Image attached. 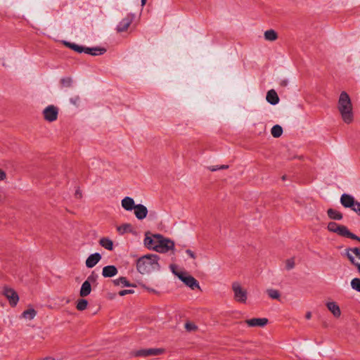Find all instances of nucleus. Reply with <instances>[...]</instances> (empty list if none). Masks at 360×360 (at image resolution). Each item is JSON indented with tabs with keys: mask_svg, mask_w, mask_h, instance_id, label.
I'll list each match as a JSON object with an SVG mask.
<instances>
[{
	"mask_svg": "<svg viewBox=\"0 0 360 360\" xmlns=\"http://www.w3.org/2000/svg\"><path fill=\"white\" fill-rule=\"evenodd\" d=\"M337 108L345 123L350 124L353 122V106L351 98L347 92L342 91L340 94Z\"/></svg>",
	"mask_w": 360,
	"mask_h": 360,
	"instance_id": "f257e3e1",
	"label": "nucleus"
},
{
	"mask_svg": "<svg viewBox=\"0 0 360 360\" xmlns=\"http://www.w3.org/2000/svg\"><path fill=\"white\" fill-rule=\"evenodd\" d=\"M157 255H147L140 257L136 262L137 271L141 274H149L155 269H160Z\"/></svg>",
	"mask_w": 360,
	"mask_h": 360,
	"instance_id": "f03ea898",
	"label": "nucleus"
},
{
	"mask_svg": "<svg viewBox=\"0 0 360 360\" xmlns=\"http://www.w3.org/2000/svg\"><path fill=\"white\" fill-rule=\"evenodd\" d=\"M156 238V245L153 247V250L158 252L165 253L169 250L174 249V243L173 240L165 238L162 235L157 233L154 234Z\"/></svg>",
	"mask_w": 360,
	"mask_h": 360,
	"instance_id": "7ed1b4c3",
	"label": "nucleus"
},
{
	"mask_svg": "<svg viewBox=\"0 0 360 360\" xmlns=\"http://www.w3.org/2000/svg\"><path fill=\"white\" fill-rule=\"evenodd\" d=\"M327 229L329 231L335 233L345 238H354V234L349 231L347 226L331 221L328 224Z\"/></svg>",
	"mask_w": 360,
	"mask_h": 360,
	"instance_id": "20e7f679",
	"label": "nucleus"
},
{
	"mask_svg": "<svg viewBox=\"0 0 360 360\" xmlns=\"http://www.w3.org/2000/svg\"><path fill=\"white\" fill-rule=\"evenodd\" d=\"M231 288L234 293L235 301L240 303H245L248 299L247 290L243 288L238 282H233Z\"/></svg>",
	"mask_w": 360,
	"mask_h": 360,
	"instance_id": "39448f33",
	"label": "nucleus"
},
{
	"mask_svg": "<svg viewBox=\"0 0 360 360\" xmlns=\"http://www.w3.org/2000/svg\"><path fill=\"white\" fill-rule=\"evenodd\" d=\"M173 273L175 275H176L181 281H183L187 286L191 288L192 290L200 288L199 283L194 277L190 275H186V274L183 272H176L174 270H173Z\"/></svg>",
	"mask_w": 360,
	"mask_h": 360,
	"instance_id": "423d86ee",
	"label": "nucleus"
},
{
	"mask_svg": "<svg viewBox=\"0 0 360 360\" xmlns=\"http://www.w3.org/2000/svg\"><path fill=\"white\" fill-rule=\"evenodd\" d=\"M42 114L46 121L53 122L58 119V108L53 105H48L44 109Z\"/></svg>",
	"mask_w": 360,
	"mask_h": 360,
	"instance_id": "0eeeda50",
	"label": "nucleus"
},
{
	"mask_svg": "<svg viewBox=\"0 0 360 360\" xmlns=\"http://www.w3.org/2000/svg\"><path fill=\"white\" fill-rule=\"evenodd\" d=\"M3 294L8 299L11 306L15 307L17 305L19 301V297L18 293L13 288L4 287Z\"/></svg>",
	"mask_w": 360,
	"mask_h": 360,
	"instance_id": "6e6552de",
	"label": "nucleus"
},
{
	"mask_svg": "<svg viewBox=\"0 0 360 360\" xmlns=\"http://www.w3.org/2000/svg\"><path fill=\"white\" fill-rule=\"evenodd\" d=\"M163 352H164V349H161V348H158V349H154V348H151V349H143L137 350V351L134 353V356H143V357H146V356H158V355H160V354H162Z\"/></svg>",
	"mask_w": 360,
	"mask_h": 360,
	"instance_id": "1a4fd4ad",
	"label": "nucleus"
},
{
	"mask_svg": "<svg viewBox=\"0 0 360 360\" xmlns=\"http://www.w3.org/2000/svg\"><path fill=\"white\" fill-rule=\"evenodd\" d=\"M134 19L133 14H127L117 25L116 30L117 32H123L127 30Z\"/></svg>",
	"mask_w": 360,
	"mask_h": 360,
	"instance_id": "9d476101",
	"label": "nucleus"
},
{
	"mask_svg": "<svg viewBox=\"0 0 360 360\" xmlns=\"http://www.w3.org/2000/svg\"><path fill=\"white\" fill-rule=\"evenodd\" d=\"M345 255L353 265L358 264L359 262L355 260V257L360 259V248H347Z\"/></svg>",
	"mask_w": 360,
	"mask_h": 360,
	"instance_id": "9b49d317",
	"label": "nucleus"
},
{
	"mask_svg": "<svg viewBox=\"0 0 360 360\" xmlns=\"http://www.w3.org/2000/svg\"><path fill=\"white\" fill-rule=\"evenodd\" d=\"M268 322L269 320L266 318H253L245 321L249 327H264Z\"/></svg>",
	"mask_w": 360,
	"mask_h": 360,
	"instance_id": "f8f14e48",
	"label": "nucleus"
},
{
	"mask_svg": "<svg viewBox=\"0 0 360 360\" xmlns=\"http://www.w3.org/2000/svg\"><path fill=\"white\" fill-rule=\"evenodd\" d=\"M134 210V214L138 219L142 220L146 217L148 214V209L143 205L138 204L135 206Z\"/></svg>",
	"mask_w": 360,
	"mask_h": 360,
	"instance_id": "ddd939ff",
	"label": "nucleus"
},
{
	"mask_svg": "<svg viewBox=\"0 0 360 360\" xmlns=\"http://www.w3.org/2000/svg\"><path fill=\"white\" fill-rule=\"evenodd\" d=\"M101 255L98 253H94L90 255L86 260V266L88 268H93L96 264L101 260Z\"/></svg>",
	"mask_w": 360,
	"mask_h": 360,
	"instance_id": "4468645a",
	"label": "nucleus"
},
{
	"mask_svg": "<svg viewBox=\"0 0 360 360\" xmlns=\"http://www.w3.org/2000/svg\"><path fill=\"white\" fill-rule=\"evenodd\" d=\"M118 273V270L114 265H108L105 266L103 268L102 271V275L105 278H110L115 275H117Z\"/></svg>",
	"mask_w": 360,
	"mask_h": 360,
	"instance_id": "2eb2a0df",
	"label": "nucleus"
},
{
	"mask_svg": "<svg viewBox=\"0 0 360 360\" xmlns=\"http://www.w3.org/2000/svg\"><path fill=\"white\" fill-rule=\"evenodd\" d=\"M328 309L333 314V315L339 318L341 315V311L340 307L335 302H328L326 304Z\"/></svg>",
	"mask_w": 360,
	"mask_h": 360,
	"instance_id": "dca6fc26",
	"label": "nucleus"
},
{
	"mask_svg": "<svg viewBox=\"0 0 360 360\" xmlns=\"http://www.w3.org/2000/svg\"><path fill=\"white\" fill-rule=\"evenodd\" d=\"M266 99L271 105H276L279 102V97L274 89L268 91Z\"/></svg>",
	"mask_w": 360,
	"mask_h": 360,
	"instance_id": "f3484780",
	"label": "nucleus"
},
{
	"mask_svg": "<svg viewBox=\"0 0 360 360\" xmlns=\"http://www.w3.org/2000/svg\"><path fill=\"white\" fill-rule=\"evenodd\" d=\"M106 49L104 48H99V47H93V48H89V47H84V53L96 56H100L103 55L104 53H105Z\"/></svg>",
	"mask_w": 360,
	"mask_h": 360,
	"instance_id": "a211bd4d",
	"label": "nucleus"
},
{
	"mask_svg": "<svg viewBox=\"0 0 360 360\" xmlns=\"http://www.w3.org/2000/svg\"><path fill=\"white\" fill-rule=\"evenodd\" d=\"M354 201V197L349 194L344 193L341 195L340 202L345 207L349 208L352 206Z\"/></svg>",
	"mask_w": 360,
	"mask_h": 360,
	"instance_id": "6ab92c4d",
	"label": "nucleus"
},
{
	"mask_svg": "<svg viewBox=\"0 0 360 360\" xmlns=\"http://www.w3.org/2000/svg\"><path fill=\"white\" fill-rule=\"evenodd\" d=\"M136 205H135L134 200L130 197H125L122 200V206L124 210L127 211L134 210Z\"/></svg>",
	"mask_w": 360,
	"mask_h": 360,
	"instance_id": "aec40b11",
	"label": "nucleus"
},
{
	"mask_svg": "<svg viewBox=\"0 0 360 360\" xmlns=\"http://www.w3.org/2000/svg\"><path fill=\"white\" fill-rule=\"evenodd\" d=\"M112 283L113 284L115 285V286H118V285H122L123 287H136V285L135 284H133V283H130L126 277H120L119 278L117 279H115L112 281Z\"/></svg>",
	"mask_w": 360,
	"mask_h": 360,
	"instance_id": "412c9836",
	"label": "nucleus"
},
{
	"mask_svg": "<svg viewBox=\"0 0 360 360\" xmlns=\"http://www.w3.org/2000/svg\"><path fill=\"white\" fill-rule=\"evenodd\" d=\"M91 284L89 283V281H85L81 287L79 295L81 297H86L88 296L91 291Z\"/></svg>",
	"mask_w": 360,
	"mask_h": 360,
	"instance_id": "4be33fe9",
	"label": "nucleus"
},
{
	"mask_svg": "<svg viewBox=\"0 0 360 360\" xmlns=\"http://www.w3.org/2000/svg\"><path fill=\"white\" fill-rule=\"evenodd\" d=\"M327 214L330 219L334 220H341L343 217L341 212L333 208L328 209L327 210Z\"/></svg>",
	"mask_w": 360,
	"mask_h": 360,
	"instance_id": "5701e85b",
	"label": "nucleus"
},
{
	"mask_svg": "<svg viewBox=\"0 0 360 360\" xmlns=\"http://www.w3.org/2000/svg\"><path fill=\"white\" fill-rule=\"evenodd\" d=\"M99 244L108 250H113V242L108 238H101L99 240Z\"/></svg>",
	"mask_w": 360,
	"mask_h": 360,
	"instance_id": "b1692460",
	"label": "nucleus"
},
{
	"mask_svg": "<svg viewBox=\"0 0 360 360\" xmlns=\"http://www.w3.org/2000/svg\"><path fill=\"white\" fill-rule=\"evenodd\" d=\"M264 35L266 41H274L278 39L277 32L272 29L265 31Z\"/></svg>",
	"mask_w": 360,
	"mask_h": 360,
	"instance_id": "393cba45",
	"label": "nucleus"
},
{
	"mask_svg": "<svg viewBox=\"0 0 360 360\" xmlns=\"http://www.w3.org/2000/svg\"><path fill=\"white\" fill-rule=\"evenodd\" d=\"M156 240L157 239L154 238V234L151 237L146 235L144 239V244L147 248L153 250V247L156 245Z\"/></svg>",
	"mask_w": 360,
	"mask_h": 360,
	"instance_id": "a878e982",
	"label": "nucleus"
},
{
	"mask_svg": "<svg viewBox=\"0 0 360 360\" xmlns=\"http://www.w3.org/2000/svg\"><path fill=\"white\" fill-rule=\"evenodd\" d=\"M64 44L67 47L71 49L72 50H74L75 51H76L77 53H83L84 51V46H82L74 44V43L65 41Z\"/></svg>",
	"mask_w": 360,
	"mask_h": 360,
	"instance_id": "bb28decb",
	"label": "nucleus"
},
{
	"mask_svg": "<svg viewBox=\"0 0 360 360\" xmlns=\"http://www.w3.org/2000/svg\"><path fill=\"white\" fill-rule=\"evenodd\" d=\"M132 226L130 224H123L117 228L120 234L132 232Z\"/></svg>",
	"mask_w": 360,
	"mask_h": 360,
	"instance_id": "cd10ccee",
	"label": "nucleus"
},
{
	"mask_svg": "<svg viewBox=\"0 0 360 360\" xmlns=\"http://www.w3.org/2000/svg\"><path fill=\"white\" fill-rule=\"evenodd\" d=\"M271 133L274 138H278L283 134V129L280 125L276 124L271 128Z\"/></svg>",
	"mask_w": 360,
	"mask_h": 360,
	"instance_id": "c85d7f7f",
	"label": "nucleus"
},
{
	"mask_svg": "<svg viewBox=\"0 0 360 360\" xmlns=\"http://www.w3.org/2000/svg\"><path fill=\"white\" fill-rule=\"evenodd\" d=\"M36 315L37 311L32 308L24 311L22 314V316L23 318L28 319L30 320L33 319Z\"/></svg>",
	"mask_w": 360,
	"mask_h": 360,
	"instance_id": "c756f323",
	"label": "nucleus"
},
{
	"mask_svg": "<svg viewBox=\"0 0 360 360\" xmlns=\"http://www.w3.org/2000/svg\"><path fill=\"white\" fill-rule=\"evenodd\" d=\"M88 305V301L85 299L78 300L76 308L79 311H83L86 309Z\"/></svg>",
	"mask_w": 360,
	"mask_h": 360,
	"instance_id": "7c9ffc66",
	"label": "nucleus"
},
{
	"mask_svg": "<svg viewBox=\"0 0 360 360\" xmlns=\"http://www.w3.org/2000/svg\"><path fill=\"white\" fill-rule=\"evenodd\" d=\"M266 293L269 297L274 300H279L280 298V292L278 290L275 289H268L266 290Z\"/></svg>",
	"mask_w": 360,
	"mask_h": 360,
	"instance_id": "2f4dec72",
	"label": "nucleus"
},
{
	"mask_svg": "<svg viewBox=\"0 0 360 360\" xmlns=\"http://www.w3.org/2000/svg\"><path fill=\"white\" fill-rule=\"evenodd\" d=\"M60 83L63 87H70L72 84V79L70 77H63Z\"/></svg>",
	"mask_w": 360,
	"mask_h": 360,
	"instance_id": "473e14b6",
	"label": "nucleus"
},
{
	"mask_svg": "<svg viewBox=\"0 0 360 360\" xmlns=\"http://www.w3.org/2000/svg\"><path fill=\"white\" fill-rule=\"evenodd\" d=\"M351 286L354 290L360 292V278H353L351 281Z\"/></svg>",
	"mask_w": 360,
	"mask_h": 360,
	"instance_id": "72a5a7b5",
	"label": "nucleus"
},
{
	"mask_svg": "<svg viewBox=\"0 0 360 360\" xmlns=\"http://www.w3.org/2000/svg\"><path fill=\"white\" fill-rule=\"evenodd\" d=\"M185 328L187 331L191 332L195 331L198 329V327L195 323L188 321L185 323Z\"/></svg>",
	"mask_w": 360,
	"mask_h": 360,
	"instance_id": "f704fd0d",
	"label": "nucleus"
},
{
	"mask_svg": "<svg viewBox=\"0 0 360 360\" xmlns=\"http://www.w3.org/2000/svg\"><path fill=\"white\" fill-rule=\"evenodd\" d=\"M98 277V274H96L94 271H92L86 281H89L90 284H94L96 282Z\"/></svg>",
	"mask_w": 360,
	"mask_h": 360,
	"instance_id": "c9c22d12",
	"label": "nucleus"
},
{
	"mask_svg": "<svg viewBox=\"0 0 360 360\" xmlns=\"http://www.w3.org/2000/svg\"><path fill=\"white\" fill-rule=\"evenodd\" d=\"M354 212H355L358 215H360V202L358 201H354L352 206L350 207Z\"/></svg>",
	"mask_w": 360,
	"mask_h": 360,
	"instance_id": "e433bc0d",
	"label": "nucleus"
},
{
	"mask_svg": "<svg viewBox=\"0 0 360 360\" xmlns=\"http://www.w3.org/2000/svg\"><path fill=\"white\" fill-rule=\"evenodd\" d=\"M134 292V290H122L119 292V295L124 296L127 294H133Z\"/></svg>",
	"mask_w": 360,
	"mask_h": 360,
	"instance_id": "4c0bfd02",
	"label": "nucleus"
},
{
	"mask_svg": "<svg viewBox=\"0 0 360 360\" xmlns=\"http://www.w3.org/2000/svg\"><path fill=\"white\" fill-rule=\"evenodd\" d=\"M292 268V260L289 259L286 261V269L290 270Z\"/></svg>",
	"mask_w": 360,
	"mask_h": 360,
	"instance_id": "58836bf2",
	"label": "nucleus"
},
{
	"mask_svg": "<svg viewBox=\"0 0 360 360\" xmlns=\"http://www.w3.org/2000/svg\"><path fill=\"white\" fill-rule=\"evenodd\" d=\"M6 179V173L0 169V181H4Z\"/></svg>",
	"mask_w": 360,
	"mask_h": 360,
	"instance_id": "ea45409f",
	"label": "nucleus"
},
{
	"mask_svg": "<svg viewBox=\"0 0 360 360\" xmlns=\"http://www.w3.org/2000/svg\"><path fill=\"white\" fill-rule=\"evenodd\" d=\"M186 254H187L188 255H189L191 258H193V259H195V253H194L192 250H191L188 249V250H186Z\"/></svg>",
	"mask_w": 360,
	"mask_h": 360,
	"instance_id": "a19ab883",
	"label": "nucleus"
},
{
	"mask_svg": "<svg viewBox=\"0 0 360 360\" xmlns=\"http://www.w3.org/2000/svg\"><path fill=\"white\" fill-rule=\"evenodd\" d=\"M79 96H76L75 98H70V102L72 103L73 104L76 105L77 102L79 101Z\"/></svg>",
	"mask_w": 360,
	"mask_h": 360,
	"instance_id": "79ce46f5",
	"label": "nucleus"
},
{
	"mask_svg": "<svg viewBox=\"0 0 360 360\" xmlns=\"http://www.w3.org/2000/svg\"><path fill=\"white\" fill-rule=\"evenodd\" d=\"M209 169L212 172H215L220 169H219V166H211V167H209Z\"/></svg>",
	"mask_w": 360,
	"mask_h": 360,
	"instance_id": "37998d69",
	"label": "nucleus"
},
{
	"mask_svg": "<svg viewBox=\"0 0 360 360\" xmlns=\"http://www.w3.org/2000/svg\"><path fill=\"white\" fill-rule=\"evenodd\" d=\"M143 287H144V288H146L150 292H153V293H155V294L158 293V292L155 290L153 289V288H150L149 287H146V285H143Z\"/></svg>",
	"mask_w": 360,
	"mask_h": 360,
	"instance_id": "c03bdc74",
	"label": "nucleus"
},
{
	"mask_svg": "<svg viewBox=\"0 0 360 360\" xmlns=\"http://www.w3.org/2000/svg\"><path fill=\"white\" fill-rule=\"evenodd\" d=\"M228 167H229V166L226 165H222L219 166L220 169H227Z\"/></svg>",
	"mask_w": 360,
	"mask_h": 360,
	"instance_id": "a18cd8bd",
	"label": "nucleus"
},
{
	"mask_svg": "<svg viewBox=\"0 0 360 360\" xmlns=\"http://www.w3.org/2000/svg\"><path fill=\"white\" fill-rule=\"evenodd\" d=\"M356 268H357V270H358V272L360 275V263H358V264H354Z\"/></svg>",
	"mask_w": 360,
	"mask_h": 360,
	"instance_id": "49530a36",
	"label": "nucleus"
},
{
	"mask_svg": "<svg viewBox=\"0 0 360 360\" xmlns=\"http://www.w3.org/2000/svg\"><path fill=\"white\" fill-rule=\"evenodd\" d=\"M351 238V239H353V240H358V241H359V242H360V238H359V237H358L357 236H356L355 234H354V238Z\"/></svg>",
	"mask_w": 360,
	"mask_h": 360,
	"instance_id": "de8ad7c7",
	"label": "nucleus"
},
{
	"mask_svg": "<svg viewBox=\"0 0 360 360\" xmlns=\"http://www.w3.org/2000/svg\"><path fill=\"white\" fill-rule=\"evenodd\" d=\"M306 318L307 319H309L311 318V313L310 312H308L307 314H306Z\"/></svg>",
	"mask_w": 360,
	"mask_h": 360,
	"instance_id": "09e8293b",
	"label": "nucleus"
},
{
	"mask_svg": "<svg viewBox=\"0 0 360 360\" xmlns=\"http://www.w3.org/2000/svg\"><path fill=\"white\" fill-rule=\"evenodd\" d=\"M146 1L147 0H141V5L144 6L146 4Z\"/></svg>",
	"mask_w": 360,
	"mask_h": 360,
	"instance_id": "8fccbe9b",
	"label": "nucleus"
},
{
	"mask_svg": "<svg viewBox=\"0 0 360 360\" xmlns=\"http://www.w3.org/2000/svg\"><path fill=\"white\" fill-rule=\"evenodd\" d=\"M286 177H287L286 175H283V176H282L281 179L283 181H285L286 179Z\"/></svg>",
	"mask_w": 360,
	"mask_h": 360,
	"instance_id": "3c124183",
	"label": "nucleus"
}]
</instances>
